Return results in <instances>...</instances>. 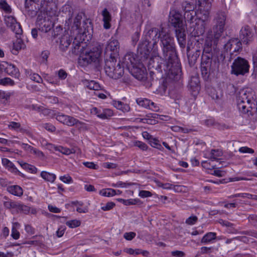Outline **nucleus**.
Instances as JSON below:
<instances>
[{
    "label": "nucleus",
    "instance_id": "f257e3e1",
    "mask_svg": "<svg viewBox=\"0 0 257 257\" xmlns=\"http://www.w3.org/2000/svg\"><path fill=\"white\" fill-rule=\"evenodd\" d=\"M161 35L162 57L165 61V63H163V70L170 79L177 80L180 76L181 71L174 37L167 28L165 30H162Z\"/></svg>",
    "mask_w": 257,
    "mask_h": 257
},
{
    "label": "nucleus",
    "instance_id": "f03ea898",
    "mask_svg": "<svg viewBox=\"0 0 257 257\" xmlns=\"http://www.w3.org/2000/svg\"><path fill=\"white\" fill-rule=\"evenodd\" d=\"M109 55V58L106 59L105 61L104 69L108 76L115 79L119 78L123 74L124 66L129 70L140 62L136 59L134 53H127L123 58V67H121L120 62L116 65V60L112 55V53Z\"/></svg>",
    "mask_w": 257,
    "mask_h": 257
},
{
    "label": "nucleus",
    "instance_id": "7ed1b4c3",
    "mask_svg": "<svg viewBox=\"0 0 257 257\" xmlns=\"http://www.w3.org/2000/svg\"><path fill=\"white\" fill-rule=\"evenodd\" d=\"M81 43L75 38L73 42L71 49V53L73 54H79V64L82 66H86L93 63L96 67H99L100 65L101 52L98 49L96 51H89L87 49H84L81 52V49H80V47Z\"/></svg>",
    "mask_w": 257,
    "mask_h": 257
},
{
    "label": "nucleus",
    "instance_id": "20e7f679",
    "mask_svg": "<svg viewBox=\"0 0 257 257\" xmlns=\"http://www.w3.org/2000/svg\"><path fill=\"white\" fill-rule=\"evenodd\" d=\"M219 62L216 59H213L210 54H202L201 62V71L203 78L205 80L214 77L218 70Z\"/></svg>",
    "mask_w": 257,
    "mask_h": 257
},
{
    "label": "nucleus",
    "instance_id": "39448f33",
    "mask_svg": "<svg viewBox=\"0 0 257 257\" xmlns=\"http://www.w3.org/2000/svg\"><path fill=\"white\" fill-rule=\"evenodd\" d=\"M249 65L248 61L240 57H237L231 66V74L235 76L244 75L249 72Z\"/></svg>",
    "mask_w": 257,
    "mask_h": 257
},
{
    "label": "nucleus",
    "instance_id": "423d86ee",
    "mask_svg": "<svg viewBox=\"0 0 257 257\" xmlns=\"http://www.w3.org/2000/svg\"><path fill=\"white\" fill-rule=\"evenodd\" d=\"M82 18V14H78L74 20L73 24L72 26V31H73L74 34L84 35L86 33H88L89 30L91 29L90 22L88 20L84 21L83 26H81Z\"/></svg>",
    "mask_w": 257,
    "mask_h": 257
},
{
    "label": "nucleus",
    "instance_id": "0eeeda50",
    "mask_svg": "<svg viewBox=\"0 0 257 257\" xmlns=\"http://www.w3.org/2000/svg\"><path fill=\"white\" fill-rule=\"evenodd\" d=\"M142 61L145 65H147L151 76L155 73L154 70L158 72H162V61H164V60H161L159 56L155 55L151 57L149 56L147 61L144 60ZM164 61H165L164 60Z\"/></svg>",
    "mask_w": 257,
    "mask_h": 257
},
{
    "label": "nucleus",
    "instance_id": "6e6552de",
    "mask_svg": "<svg viewBox=\"0 0 257 257\" xmlns=\"http://www.w3.org/2000/svg\"><path fill=\"white\" fill-rule=\"evenodd\" d=\"M226 16L223 12L216 14L214 19V26L213 28L214 37L218 39L224 31L225 24Z\"/></svg>",
    "mask_w": 257,
    "mask_h": 257
},
{
    "label": "nucleus",
    "instance_id": "1a4fd4ad",
    "mask_svg": "<svg viewBox=\"0 0 257 257\" xmlns=\"http://www.w3.org/2000/svg\"><path fill=\"white\" fill-rule=\"evenodd\" d=\"M166 28L161 26L159 28H153L149 30L145 34L144 38L147 41L149 42L152 45L153 47L157 45L158 42L162 37V30H165Z\"/></svg>",
    "mask_w": 257,
    "mask_h": 257
},
{
    "label": "nucleus",
    "instance_id": "9d476101",
    "mask_svg": "<svg viewBox=\"0 0 257 257\" xmlns=\"http://www.w3.org/2000/svg\"><path fill=\"white\" fill-rule=\"evenodd\" d=\"M128 71L135 78L140 81H144L147 79V71L143 61L131 68Z\"/></svg>",
    "mask_w": 257,
    "mask_h": 257
},
{
    "label": "nucleus",
    "instance_id": "9b49d317",
    "mask_svg": "<svg viewBox=\"0 0 257 257\" xmlns=\"http://www.w3.org/2000/svg\"><path fill=\"white\" fill-rule=\"evenodd\" d=\"M151 45H152L145 38H143L140 43L138 48V53L140 55L141 61H147V58H149L151 50L152 49Z\"/></svg>",
    "mask_w": 257,
    "mask_h": 257
},
{
    "label": "nucleus",
    "instance_id": "f8f14e48",
    "mask_svg": "<svg viewBox=\"0 0 257 257\" xmlns=\"http://www.w3.org/2000/svg\"><path fill=\"white\" fill-rule=\"evenodd\" d=\"M5 23L7 26L10 28L17 36H20L23 33V30L20 24L16 19L11 16H5Z\"/></svg>",
    "mask_w": 257,
    "mask_h": 257
},
{
    "label": "nucleus",
    "instance_id": "ddd939ff",
    "mask_svg": "<svg viewBox=\"0 0 257 257\" xmlns=\"http://www.w3.org/2000/svg\"><path fill=\"white\" fill-rule=\"evenodd\" d=\"M169 21L171 25L175 28L185 26L183 23L182 15L179 11L173 9L169 14Z\"/></svg>",
    "mask_w": 257,
    "mask_h": 257
},
{
    "label": "nucleus",
    "instance_id": "4468645a",
    "mask_svg": "<svg viewBox=\"0 0 257 257\" xmlns=\"http://www.w3.org/2000/svg\"><path fill=\"white\" fill-rule=\"evenodd\" d=\"M37 25L39 30L46 33L53 27L54 23L48 17L43 18L39 15L37 19Z\"/></svg>",
    "mask_w": 257,
    "mask_h": 257
},
{
    "label": "nucleus",
    "instance_id": "2eb2a0df",
    "mask_svg": "<svg viewBox=\"0 0 257 257\" xmlns=\"http://www.w3.org/2000/svg\"><path fill=\"white\" fill-rule=\"evenodd\" d=\"M253 33L248 26L243 27L240 31L239 38L243 43L247 44L252 41Z\"/></svg>",
    "mask_w": 257,
    "mask_h": 257
},
{
    "label": "nucleus",
    "instance_id": "dca6fc26",
    "mask_svg": "<svg viewBox=\"0 0 257 257\" xmlns=\"http://www.w3.org/2000/svg\"><path fill=\"white\" fill-rule=\"evenodd\" d=\"M175 35L180 47L184 48L186 43L185 26L175 28Z\"/></svg>",
    "mask_w": 257,
    "mask_h": 257
},
{
    "label": "nucleus",
    "instance_id": "f3484780",
    "mask_svg": "<svg viewBox=\"0 0 257 257\" xmlns=\"http://www.w3.org/2000/svg\"><path fill=\"white\" fill-rule=\"evenodd\" d=\"M241 42L238 39H231L224 45V49L230 52V54L238 52L242 48Z\"/></svg>",
    "mask_w": 257,
    "mask_h": 257
},
{
    "label": "nucleus",
    "instance_id": "a211bd4d",
    "mask_svg": "<svg viewBox=\"0 0 257 257\" xmlns=\"http://www.w3.org/2000/svg\"><path fill=\"white\" fill-rule=\"evenodd\" d=\"M237 102H243L249 105L253 100L252 94L246 90H242L239 91L236 98Z\"/></svg>",
    "mask_w": 257,
    "mask_h": 257
},
{
    "label": "nucleus",
    "instance_id": "6ab92c4d",
    "mask_svg": "<svg viewBox=\"0 0 257 257\" xmlns=\"http://www.w3.org/2000/svg\"><path fill=\"white\" fill-rule=\"evenodd\" d=\"M187 57L189 65L192 67L195 65L199 57L200 56L201 51L200 49H195L194 51H190L189 47H187Z\"/></svg>",
    "mask_w": 257,
    "mask_h": 257
},
{
    "label": "nucleus",
    "instance_id": "aec40b11",
    "mask_svg": "<svg viewBox=\"0 0 257 257\" xmlns=\"http://www.w3.org/2000/svg\"><path fill=\"white\" fill-rule=\"evenodd\" d=\"M215 41L213 40L212 37H207L205 41L203 51L202 54L206 55L210 54L212 56V49L214 47Z\"/></svg>",
    "mask_w": 257,
    "mask_h": 257
},
{
    "label": "nucleus",
    "instance_id": "412c9836",
    "mask_svg": "<svg viewBox=\"0 0 257 257\" xmlns=\"http://www.w3.org/2000/svg\"><path fill=\"white\" fill-rule=\"evenodd\" d=\"M199 79L197 76H192L189 82V86L192 95L195 96L198 94L200 90Z\"/></svg>",
    "mask_w": 257,
    "mask_h": 257
},
{
    "label": "nucleus",
    "instance_id": "4be33fe9",
    "mask_svg": "<svg viewBox=\"0 0 257 257\" xmlns=\"http://www.w3.org/2000/svg\"><path fill=\"white\" fill-rule=\"evenodd\" d=\"M16 37L17 40L13 43V48L12 50V52L14 55H17L20 50L24 49L26 48V45L20 38L21 35L17 36L16 35Z\"/></svg>",
    "mask_w": 257,
    "mask_h": 257
},
{
    "label": "nucleus",
    "instance_id": "5701e85b",
    "mask_svg": "<svg viewBox=\"0 0 257 257\" xmlns=\"http://www.w3.org/2000/svg\"><path fill=\"white\" fill-rule=\"evenodd\" d=\"M3 165L7 168L8 170L11 172L16 174H18L21 176L24 177V175L20 172L16 167H15L14 164L11 162L7 158H4L2 159Z\"/></svg>",
    "mask_w": 257,
    "mask_h": 257
},
{
    "label": "nucleus",
    "instance_id": "b1692460",
    "mask_svg": "<svg viewBox=\"0 0 257 257\" xmlns=\"http://www.w3.org/2000/svg\"><path fill=\"white\" fill-rule=\"evenodd\" d=\"M207 25L205 23H201L199 21L197 23V26L194 28L191 32L192 35L194 37H198L202 35L205 32Z\"/></svg>",
    "mask_w": 257,
    "mask_h": 257
},
{
    "label": "nucleus",
    "instance_id": "393cba45",
    "mask_svg": "<svg viewBox=\"0 0 257 257\" xmlns=\"http://www.w3.org/2000/svg\"><path fill=\"white\" fill-rule=\"evenodd\" d=\"M119 48L118 41L115 39H110L107 43L105 50L106 52L110 51L115 54L117 53Z\"/></svg>",
    "mask_w": 257,
    "mask_h": 257
},
{
    "label": "nucleus",
    "instance_id": "a878e982",
    "mask_svg": "<svg viewBox=\"0 0 257 257\" xmlns=\"http://www.w3.org/2000/svg\"><path fill=\"white\" fill-rule=\"evenodd\" d=\"M72 40L73 38H71L69 35H66L62 36L60 40V49L62 51H66L71 44Z\"/></svg>",
    "mask_w": 257,
    "mask_h": 257
},
{
    "label": "nucleus",
    "instance_id": "bb28decb",
    "mask_svg": "<svg viewBox=\"0 0 257 257\" xmlns=\"http://www.w3.org/2000/svg\"><path fill=\"white\" fill-rule=\"evenodd\" d=\"M103 16V27L105 29H108L110 28V22L111 20V15L106 8L103 9L101 13Z\"/></svg>",
    "mask_w": 257,
    "mask_h": 257
},
{
    "label": "nucleus",
    "instance_id": "cd10ccee",
    "mask_svg": "<svg viewBox=\"0 0 257 257\" xmlns=\"http://www.w3.org/2000/svg\"><path fill=\"white\" fill-rule=\"evenodd\" d=\"M64 124L69 126H72L74 125H76V126H82L84 125L85 123L83 122L80 121L79 120L73 116L68 115V118H67Z\"/></svg>",
    "mask_w": 257,
    "mask_h": 257
},
{
    "label": "nucleus",
    "instance_id": "c85d7f7f",
    "mask_svg": "<svg viewBox=\"0 0 257 257\" xmlns=\"http://www.w3.org/2000/svg\"><path fill=\"white\" fill-rule=\"evenodd\" d=\"M7 190L10 193L18 196H22L23 193L22 188L18 185L10 186Z\"/></svg>",
    "mask_w": 257,
    "mask_h": 257
},
{
    "label": "nucleus",
    "instance_id": "c756f323",
    "mask_svg": "<svg viewBox=\"0 0 257 257\" xmlns=\"http://www.w3.org/2000/svg\"><path fill=\"white\" fill-rule=\"evenodd\" d=\"M113 105L117 109L121 110L123 112H127L130 109V106L128 104H124L120 101H114Z\"/></svg>",
    "mask_w": 257,
    "mask_h": 257
},
{
    "label": "nucleus",
    "instance_id": "7c9ffc66",
    "mask_svg": "<svg viewBox=\"0 0 257 257\" xmlns=\"http://www.w3.org/2000/svg\"><path fill=\"white\" fill-rule=\"evenodd\" d=\"M41 177L47 181L53 183L56 179V175L46 171H42L41 173Z\"/></svg>",
    "mask_w": 257,
    "mask_h": 257
},
{
    "label": "nucleus",
    "instance_id": "2f4dec72",
    "mask_svg": "<svg viewBox=\"0 0 257 257\" xmlns=\"http://www.w3.org/2000/svg\"><path fill=\"white\" fill-rule=\"evenodd\" d=\"M9 128L10 129H13L15 131H19L22 133H27V130L22 128L21 127V124L19 122L11 121L10 122L9 125Z\"/></svg>",
    "mask_w": 257,
    "mask_h": 257
},
{
    "label": "nucleus",
    "instance_id": "473e14b6",
    "mask_svg": "<svg viewBox=\"0 0 257 257\" xmlns=\"http://www.w3.org/2000/svg\"><path fill=\"white\" fill-rule=\"evenodd\" d=\"M20 226V224L18 222H14L13 223L11 236L15 239H17L20 237V233L18 230Z\"/></svg>",
    "mask_w": 257,
    "mask_h": 257
},
{
    "label": "nucleus",
    "instance_id": "72a5a7b5",
    "mask_svg": "<svg viewBox=\"0 0 257 257\" xmlns=\"http://www.w3.org/2000/svg\"><path fill=\"white\" fill-rule=\"evenodd\" d=\"M16 211L17 212H20L27 214L30 211V207L25 205L22 204L19 202H18Z\"/></svg>",
    "mask_w": 257,
    "mask_h": 257
},
{
    "label": "nucleus",
    "instance_id": "f704fd0d",
    "mask_svg": "<svg viewBox=\"0 0 257 257\" xmlns=\"http://www.w3.org/2000/svg\"><path fill=\"white\" fill-rule=\"evenodd\" d=\"M5 71L11 75H16L19 73L18 69L14 64H8L5 68Z\"/></svg>",
    "mask_w": 257,
    "mask_h": 257
},
{
    "label": "nucleus",
    "instance_id": "c9c22d12",
    "mask_svg": "<svg viewBox=\"0 0 257 257\" xmlns=\"http://www.w3.org/2000/svg\"><path fill=\"white\" fill-rule=\"evenodd\" d=\"M182 8L185 12L195 11V6L192 3L184 2L182 4Z\"/></svg>",
    "mask_w": 257,
    "mask_h": 257
},
{
    "label": "nucleus",
    "instance_id": "e433bc0d",
    "mask_svg": "<svg viewBox=\"0 0 257 257\" xmlns=\"http://www.w3.org/2000/svg\"><path fill=\"white\" fill-rule=\"evenodd\" d=\"M216 234L214 232H208L202 238L201 242L202 243H206L215 239Z\"/></svg>",
    "mask_w": 257,
    "mask_h": 257
},
{
    "label": "nucleus",
    "instance_id": "4c0bfd02",
    "mask_svg": "<svg viewBox=\"0 0 257 257\" xmlns=\"http://www.w3.org/2000/svg\"><path fill=\"white\" fill-rule=\"evenodd\" d=\"M113 114V111L110 109H103L98 114V117L102 119H108Z\"/></svg>",
    "mask_w": 257,
    "mask_h": 257
},
{
    "label": "nucleus",
    "instance_id": "58836bf2",
    "mask_svg": "<svg viewBox=\"0 0 257 257\" xmlns=\"http://www.w3.org/2000/svg\"><path fill=\"white\" fill-rule=\"evenodd\" d=\"M222 155V152L221 150L217 149V150H212L211 152L209 154L208 158L212 160H217V157H220Z\"/></svg>",
    "mask_w": 257,
    "mask_h": 257
},
{
    "label": "nucleus",
    "instance_id": "ea45409f",
    "mask_svg": "<svg viewBox=\"0 0 257 257\" xmlns=\"http://www.w3.org/2000/svg\"><path fill=\"white\" fill-rule=\"evenodd\" d=\"M201 16L199 17V21L201 23H205L207 25L209 18V12L208 11H204L201 13Z\"/></svg>",
    "mask_w": 257,
    "mask_h": 257
},
{
    "label": "nucleus",
    "instance_id": "a19ab883",
    "mask_svg": "<svg viewBox=\"0 0 257 257\" xmlns=\"http://www.w3.org/2000/svg\"><path fill=\"white\" fill-rule=\"evenodd\" d=\"M86 85L89 89L96 91L99 90L101 88L99 84L93 80L87 81Z\"/></svg>",
    "mask_w": 257,
    "mask_h": 257
},
{
    "label": "nucleus",
    "instance_id": "79ce46f5",
    "mask_svg": "<svg viewBox=\"0 0 257 257\" xmlns=\"http://www.w3.org/2000/svg\"><path fill=\"white\" fill-rule=\"evenodd\" d=\"M19 164L24 169L27 170L31 173H36L37 172V168L33 165L26 163H19Z\"/></svg>",
    "mask_w": 257,
    "mask_h": 257
},
{
    "label": "nucleus",
    "instance_id": "37998d69",
    "mask_svg": "<svg viewBox=\"0 0 257 257\" xmlns=\"http://www.w3.org/2000/svg\"><path fill=\"white\" fill-rule=\"evenodd\" d=\"M100 194L103 196H113L115 195V190L111 188L102 189L100 191Z\"/></svg>",
    "mask_w": 257,
    "mask_h": 257
},
{
    "label": "nucleus",
    "instance_id": "c03bdc74",
    "mask_svg": "<svg viewBox=\"0 0 257 257\" xmlns=\"http://www.w3.org/2000/svg\"><path fill=\"white\" fill-rule=\"evenodd\" d=\"M136 101L139 105L147 108H149L151 102L150 100L142 98L137 99Z\"/></svg>",
    "mask_w": 257,
    "mask_h": 257
},
{
    "label": "nucleus",
    "instance_id": "a18cd8bd",
    "mask_svg": "<svg viewBox=\"0 0 257 257\" xmlns=\"http://www.w3.org/2000/svg\"><path fill=\"white\" fill-rule=\"evenodd\" d=\"M237 106L240 111L243 113H245L248 111V108H251V103L248 105L247 103L243 102H237Z\"/></svg>",
    "mask_w": 257,
    "mask_h": 257
},
{
    "label": "nucleus",
    "instance_id": "49530a36",
    "mask_svg": "<svg viewBox=\"0 0 257 257\" xmlns=\"http://www.w3.org/2000/svg\"><path fill=\"white\" fill-rule=\"evenodd\" d=\"M205 124L207 126H212V125H216V127H218L219 130H224L225 128H228V126H226L225 124L220 125L218 124H215L214 120L212 119H208L205 120Z\"/></svg>",
    "mask_w": 257,
    "mask_h": 257
},
{
    "label": "nucleus",
    "instance_id": "de8ad7c7",
    "mask_svg": "<svg viewBox=\"0 0 257 257\" xmlns=\"http://www.w3.org/2000/svg\"><path fill=\"white\" fill-rule=\"evenodd\" d=\"M18 202L9 200L4 202V206L8 209H13L16 210Z\"/></svg>",
    "mask_w": 257,
    "mask_h": 257
},
{
    "label": "nucleus",
    "instance_id": "09e8293b",
    "mask_svg": "<svg viewBox=\"0 0 257 257\" xmlns=\"http://www.w3.org/2000/svg\"><path fill=\"white\" fill-rule=\"evenodd\" d=\"M0 7L7 13L11 12V8L5 0H0Z\"/></svg>",
    "mask_w": 257,
    "mask_h": 257
},
{
    "label": "nucleus",
    "instance_id": "8fccbe9b",
    "mask_svg": "<svg viewBox=\"0 0 257 257\" xmlns=\"http://www.w3.org/2000/svg\"><path fill=\"white\" fill-rule=\"evenodd\" d=\"M81 222L79 220L74 219L67 221L66 224L70 228H74L80 225Z\"/></svg>",
    "mask_w": 257,
    "mask_h": 257
},
{
    "label": "nucleus",
    "instance_id": "3c124183",
    "mask_svg": "<svg viewBox=\"0 0 257 257\" xmlns=\"http://www.w3.org/2000/svg\"><path fill=\"white\" fill-rule=\"evenodd\" d=\"M210 96L213 99L218 100L222 98V94L221 92H218L215 90L211 91Z\"/></svg>",
    "mask_w": 257,
    "mask_h": 257
},
{
    "label": "nucleus",
    "instance_id": "603ef678",
    "mask_svg": "<svg viewBox=\"0 0 257 257\" xmlns=\"http://www.w3.org/2000/svg\"><path fill=\"white\" fill-rule=\"evenodd\" d=\"M55 115L56 116V119L59 121V122L62 123L64 124L65 122L68 118V115L64 114L63 113H58V114H55Z\"/></svg>",
    "mask_w": 257,
    "mask_h": 257
},
{
    "label": "nucleus",
    "instance_id": "864d4df0",
    "mask_svg": "<svg viewBox=\"0 0 257 257\" xmlns=\"http://www.w3.org/2000/svg\"><path fill=\"white\" fill-rule=\"evenodd\" d=\"M196 15L195 11L185 12L184 18L187 21H192Z\"/></svg>",
    "mask_w": 257,
    "mask_h": 257
},
{
    "label": "nucleus",
    "instance_id": "5fc2aeb1",
    "mask_svg": "<svg viewBox=\"0 0 257 257\" xmlns=\"http://www.w3.org/2000/svg\"><path fill=\"white\" fill-rule=\"evenodd\" d=\"M197 220L198 217L196 216H191L186 219L185 223L188 225H193Z\"/></svg>",
    "mask_w": 257,
    "mask_h": 257
},
{
    "label": "nucleus",
    "instance_id": "6e6d98bb",
    "mask_svg": "<svg viewBox=\"0 0 257 257\" xmlns=\"http://www.w3.org/2000/svg\"><path fill=\"white\" fill-rule=\"evenodd\" d=\"M248 221L254 226L257 227V215L255 214L249 215L248 217Z\"/></svg>",
    "mask_w": 257,
    "mask_h": 257
},
{
    "label": "nucleus",
    "instance_id": "4d7b16f0",
    "mask_svg": "<svg viewBox=\"0 0 257 257\" xmlns=\"http://www.w3.org/2000/svg\"><path fill=\"white\" fill-rule=\"evenodd\" d=\"M29 77L31 80L36 82L40 83L42 80L41 77L38 74H30Z\"/></svg>",
    "mask_w": 257,
    "mask_h": 257
},
{
    "label": "nucleus",
    "instance_id": "13d9d810",
    "mask_svg": "<svg viewBox=\"0 0 257 257\" xmlns=\"http://www.w3.org/2000/svg\"><path fill=\"white\" fill-rule=\"evenodd\" d=\"M0 84L3 85L10 84L13 85L14 84V81L9 78H5L0 80Z\"/></svg>",
    "mask_w": 257,
    "mask_h": 257
},
{
    "label": "nucleus",
    "instance_id": "bf43d9fd",
    "mask_svg": "<svg viewBox=\"0 0 257 257\" xmlns=\"http://www.w3.org/2000/svg\"><path fill=\"white\" fill-rule=\"evenodd\" d=\"M239 152L241 153H254V150L252 149L248 148L247 147H242L239 149Z\"/></svg>",
    "mask_w": 257,
    "mask_h": 257
},
{
    "label": "nucleus",
    "instance_id": "052dcab7",
    "mask_svg": "<svg viewBox=\"0 0 257 257\" xmlns=\"http://www.w3.org/2000/svg\"><path fill=\"white\" fill-rule=\"evenodd\" d=\"M139 195L142 198H147L152 196V193L146 190H141L140 191Z\"/></svg>",
    "mask_w": 257,
    "mask_h": 257
},
{
    "label": "nucleus",
    "instance_id": "680f3d73",
    "mask_svg": "<svg viewBox=\"0 0 257 257\" xmlns=\"http://www.w3.org/2000/svg\"><path fill=\"white\" fill-rule=\"evenodd\" d=\"M136 234L134 232H125L124 235V238L127 240H131L136 236Z\"/></svg>",
    "mask_w": 257,
    "mask_h": 257
},
{
    "label": "nucleus",
    "instance_id": "e2e57ef3",
    "mask_svg": "<svg viewBox=\"0 0 257 257\" xmlns=\"http://www.w3.org/2000/svg\"><path fill=\"white\" fill-rule=\"evenodd\" d=\"M43 127L50 132H54L56 131V127L53 124L49 123H45Z\"/></svg>",
    "mask_w": 257,
    "mask_h": 257
},
{
    "label": "nucleus",
    "instance_id": "0e129e2a",
    "mask_svg": "<svg viewBox=\"0 0 257 257\" xmlns=\"http://www.w3.org/2000/svg\"><path fill=\"white\" fill-rule=\"evenodd\" d=\"M115 206L114 203L112 202H109L101 207V209L104 211H107L111 209Z\"/></svg>",
    "mask_w": 257,
    "mask_h": 257
},
{
    "label": "nucleus",
    "instance_id": "69168bd1",
    "mask_svg": "<svg viewBox=\"0 0 257 257\" xmlns=\"http://www.w3.org/2000/svg\"><path fill=\"white\" fill-rule=\"evenodd\" d=\"M65 230H66V227L65 226H60L58 228L57 231H56V235L58 237H62L63 235V234H64Z\"/></svg>",
    "mask_w": 257,
    "mask_h": 257
},
{
    "label": "nucleus",
    "instance_id": "338daca9",
    "mask_svg": "<svg viewBox=\"0 0 257 257\" xmlns=\"http://www.w3.org/2000/svg\"><path fill=\"white\" fill-rule=\"evenodd\" d=\"M135 146L143 151L146 150L148 148V146L146 144L140 141L136 142L135 143Z\"/></svg>",
    "mask_w": 257,
    "mask_h": 257
},
{
    "label": "nucleus",
    "instance_id": "774afa93",
    "mask_svg": "<svg viewBox=\"0 0 257 257\" xmlns=\"http://www.w3.org/2000/svg\"><path fill=\"white\" fill-rule=\"evenodd\" d=\"M58 75L59 78L62 80L65 79L67 76V73L63 69H61L58 72Z\"/></svg>",
    "mask_w": 257,
    "mask_h": 257
}]
</instances>
